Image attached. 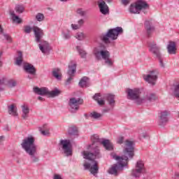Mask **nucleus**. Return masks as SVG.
I'll return each instance as SVG.
<instances>
[{"instance_id":"51","label":"nucleus","mask_w":179,"mask_h":179,"mask_svg":"<svg viewBox=\"0 0 179 179\" xmlns=\"http://www.w3.org/2000/svg\"><path fill=\"white\" fill-rule=\"evenodd\" d=\"M158 59H159V61L160 67L161 68H164V63H163V59H162V55Z\"/></svg>"},{"instance_id":"5","label":"nucleus","mask_w":179,"mask_h":179,"mask_svg":"<svg viewBox=\"0 0 179 179\" xmlns=\"http://www.w3.org/2000/svg\"><path fill=\"white\" fill-rule=\"evenodd\" d=\"M94 55L97 61H101V59H104L106 65L113 66V61L110 59V52L108 50L95 48L94 50Z\"/></svg>"},{"instance_id":"4","label":"nucleus","mask_w":179,"mask_h":179,"mask_svg":"<svg viewBox=\"0 0 179 179\" xmlns=\"http://www.w3.org/2000/svg\"><path fill=\"white\" fill-rule=\"evenodd\" d=\"M124 30L122 29V27H117L114 29H109L106 34H103L101 36V39L105 44H110L111 43L110 41V40H117L118 38V36L120 34H122Z\"/></svg>"},{"instance_id":"34","label":"nucleus","mask_w":179,"mask_h":179,"mask_svg":"<svg viewBox=\"0 0 179 179\" xmlns=\"http://www.w3.org/2000/svg\"><path fill=\"white\" fill-rule=\"evenodd\" d=\"M59 72H61V69H53L52 74L54 78L56 79H61V76H59Z\"/></svg>"},{"instance_id":"35","label":"nucleus","mask_w":179,"mask_h":179,"mask_svg":"<svg viewBox=\"0 0 179 179\" xmlns=\"http://www.w3.org/2000/svg\"><path fill=\"white\" fill-rule=\"evenodd\" d=\"M173 87V96L179 100V84L175 85Z\"/></svg>"},{"instance_id":"52","label":"nucleus","mask_w":179,"mask_h":179,"mask_svg":"<svg viewBox=\"0 0 179 179\" xmlns=\"http://www.w3.org/2000/svg\"><path fill=\"white\" fill-rule=\"evenodd\" d=\"M92 141H93L94 143H96V142H99V136H92Z\"/></svg>"},{"instance_id":"23","label":"nucleus","mask_w":179,"mask_h":179,"mask_svg":"<svg viewBox=\"0 0 179 179\" xmlns=\"http://www.w3.org/2000/svg\"><path fill=\"white\" fill-rule=\"evenodd\" d=\"M8 114L10 115H13V117H17L18 113H17V108L15 104H11L8 106Z\"/></svg>"},{"instance_id":"7","label":"nucleus","mask_w":179,"mask_h":179,"mask_svg":"<svg viewBox=\"0 0 179 179\" xmlns=\"http://www.w3.org/2000/svg\"><path fill=\"white\" fill-rule=\"evenodd\" d=\"M83 104V99L82 98L72 97L69 101V110L71 113L75 114L79 111V106Z\"/></svg>"},{"instance_id":"17","label":"nucleus","mask_w":179,"mask_h":179,"mask_svg":"<svg viewBox=\"0 0 179 179\" xmlns=\"http://www.w3.org/2000/svg\"><path fill=\"white\" fill-rule=\"evenodd\" d=\"M145 29L146 31L147 37H150L155 31V27L152 24L150 21H145L144 23Z\"/></svg>"},{"instance_id":"59","label":"nucleus","mask_w":179,"mask_h":179,"mask_svg":"<svg viewBox=\"0 0 179 179\" xmlns=\"http://www.w3.org/2000/svg\"><path fill=\"white\" fill-rule=\"evenodd\" d=\"M143 138H145L147 136V135L146 134H143Z\"/></svg>"},{"instance_id":"15","label":"nucleus","mask_w":179,"mask_h":179,"mask_svg":"<svg viewBox=\"0 0 179 179\" xmlns=\"http://www.w3.org/2000/svg\"><path fill=\"white\" fill-rule=\"evenodd\" d=\"M60 145H62V149L66 156L72 155V150H71V140H62L60 141Z\"/></svg>"},{"instance_id":"16","label":"nucleus","mask_w":179,"mask_h":179,"mask_svg":"<svg viewBox=\"0 0 179 179\" xmlns=\"http://www.w3.org/2000/svg\"><path fill=\"white\" fill-rule=\"evenodd\" d=\"M39 50H41L43 54H50V51H51V48L50 47V43L45 41H41L38 43Z\"/></svg>"},{"instance_id":"60","label":"nucleus","mask_w":179,"mask_h":179,"mask_svg":"<svg viewBox=\"0 0 179 179\" xmlns=\"http://www.w3.org/2000/svg\"><path fill=\"white\" fill-rule=\"evenodd\" d=\"M16 156V154H13V157H15Z\"/></svg>"},{"instance_id":"39","label":"nucleus","mask_w":179,"mask_h":179,"mask_svg":"<svg viewBox=\"0 0 179 179\" xmlns=\"http://www.w3.org/2000/svg\"><path fill=\"white\" fill-rule=\"evenodd\" d=\"M45 17H44V14L41 13H38L36 15V19L38 22H43Z\"/></svg>"},{"instance_id":"1","label":"nucleus","mask_w":179,"mask_h":179,"mask_svg":"<svg viewBox=\"0 0 179 179\" xmlns=\"http://www.w3.org/2000/svg\"><path fill=\"white\" fill-rule=\"evenodd\" d=\"M134 156H135L134 141L126 140L123 149V155L122 157L117 156L115 154H111L113 159L116 160L117 163L113 164L108 170V173L117 177L120 174V171H122L124 167L128 166L129 160L134 159Z\"/></svg>"},{"instance_id":"21","label":"nucleus","mask_w":179,"mask_h":179,"mask_svg":"<svg viewBox=\"0 0 179 179\" xmlns=\"http://www.w3.org/2000/svg\"><path fill=\"white\" fill-rule=\"evenodd\" d=\"M99 8L102 15H107V13L109 12L108 6L106 5V1H102L99 3Z\"/></svg>"},{"instance_id":"42","label":"nucleus","mask_w":179,"mask_h":179,"mask_svg":"<svg viewBox=\"0 0 179 179\" xmlns=\"http://www.w3.org/2000/svg\"><path fill=\"white\" fill-rule=\"evenodd\" d=\"M76 12L80 16H85V15H86V13L83 11V9L82 8L77 9Z\"/></svg>"},{"instance_id":"9","label":"nucleus","mask_w":179,"mask_h":179,"mask_svg":"<svg viewBox=\"0 0 179 179\" xmlns=\"http://www.w3.org/2000/svg\"><path fill=\"white\" fill-rule=\"evenodd\" d=\"M143 173H145V164H143V161H138L136 164L135 169L131 170V175L134 178H139Z\"/></svg>"},{"instance_id":"25","label":"nucleus","mask_w":179,"mask_h":179,"mask_svg":"<svg viewBox=\"0 0 179 179\" xmlns=\"http://www.w3.org/2000/svg\"><path fill=\"white\" fill-rule=\"evenodd\" d=\"M21 108L22 110V117L23 120H27V118L29 117V113H30V108H29V107L25 105H22Z\"/></svg>"},{"instance_id":"43","label":"nucleus","mask_w":179,"mask_h":179,"mask_svg":"<svg viewBox=\"0 0 179 179\" xmlns=\"http://www.w3.org/2000/svg\"><path fill=\"white\" fill-rule=\"evenodd\" d=\"M3 37L7 41H8V43H12V38L10 37V36H9V34H3Z\"/></svg>"},{"instance_id":"26","label":"nucleus","mask_w":179,"mask_h":179,"mask_svg":"<svg viewBox=\"0 0 179 179\" xmlns=\"http://www.w3.org/2000/svg\"><path fill=\"white\" fill-rule=\"evenodd\" d=\"M62 92L61 90H58V88H55L53 90L50 91L48 90V97H57L61 94Z\"/></svg>"},{"instance_id":"10","label":"nucleus","mask_w":179,"mask_h":179,"mask_svg":"<svg viewBox=\"0 0 179 179\" xmlns=\"http://www.w3.org/2000/svg\"><path fill=\"white\" fill-rule=\"evenodd\" d=\"M158 76L159 71L157 70H152L150 71L148 74L143 76V79L145 82H148V83L155 86V85H156V80H157Z\"/></svg>"},{"instance_id":"31","label":"nucleus","mask_w":179,"mask_h":179,"mask_svg":"<svg viewBox=\"0 0 179 179\" xmlns=\"http://www.w3.org/2000/svg\"><path fill=\"white\" fill-rule=\"evenodd\" d=\"M87 80H89V78L83 77L78 83L79 86L80 87H86L87 86Z\"/></svg>"},{"instance_id":"56","label":"nucleus","mask_w":179,"mask_h":179,"mask_svg":"<svg viewBox=\"0 0 179 179\" xmlns=\"http://www.w3.org/2000/svg\"><path fill=\"white\" fill-rule=\"evenodd\" d=\"M38 100H39L40 101H44V98H43L41 96H38Z\"/></svg>"},{"instance_id":"32","label":"nucleus","mask_w":179,"mask_h":179,"mask_svg":"<svg viewBox=\"0 0 179 179\" xmlns=\"http://www.w3.org/2000/svg\"><path fill=\"white\" fill-rule=\"evenodd\" d=\"M62 36L64 40H69L71 37H72V35H71V31L69 30L63 31Z\"/></svg>"},{"instance_id":"49","label":"nucleus","mask_w":179,"mask_h":179,"mask_svg":"<svg viewBox=\"0 0 179 179\" xmlns=\"http://www.w3.org/2000/svg\"><path fill=\"white\" fill-rule=\"evenodd\" d=\"M97 103L99 106H104L106 104V101L101 99V98L97 101Z\"/></svg>"},{"instance_id":"48","label":"nucleus","mask_w":179,"mask_h":179,"mask_svg":"<svg viewBox=\"0 0 179 179\" xmlns=\"http://www.w3.org/2000/svg\"><path fill=\"white\" fill-rule=\"evenodd\" d=\"M6 82V78H2L0 80V90H2V88H1V86H3Z\"/></svg>"},{"instance_id":"18","label":"nucleus","mask_w":179,"mask_h":179,"mask_svg":"<svg viewBox=\"0 0 179 179\" xmlns=\"http://www.w3.org/2000/svg\"><path fill=\"white\" fill-rule=\"evenodd\" d=\"M169 114H170V113H169V111H167V110H164L161 113V115L159 117V125H160L161 127H163V125H164L165 124H167V122L169 121Z\"/></svg>"},{"instance_id":"37","label":"nucleus","mask_w":179,"mask_h":179,"mask_svg":"<svg viewBox=\"0 0 179 179\" xmlns=\"http://www.w3.org/2000/svg\"><path fill=\"white\" fill-rule=\"evenodd\" d=\"M69 135H76L78 134V128L76 127H71L68 130Z\"/></svg>"},{"instance_id":"14","label":"nucleus","mask_w":179,"mask_h":179,"mask_svg":"<svg viewBox=\"0 0 179 179\" xmlns=\"http://www.w3.org/2000/svg\"><path fill=\"white\" fill-rule=\"evenodd\" d=\"M33 31L36 43H41L43 37H44V31L38 27H33Z\"/></svg>"},{"instance_id":"36","label":"nucleus","mask_w":179,"mask_h":179,"mask_svg":"<svg viewBox=\"0 0 179 179\" xmlns=\"http://www.w3.org/2000/svg\"><path fill=\"white\" fill-rule=\"evenodd\" d=\"M90 117L91 118H94V120H99V118H101V117H103V115L97 112H92L90 114Z\"/></svg>"},{"instance_id":"46","label":"nucleus","mask_w":179,"mask_h":179,"mask_svg":"<svg viewBox=\"0 0 179 179\" xmlns=\"http://www.w3.org/2000/svg\"><path fill=\"white\" fill-rule=\"evenodd\" d=\"M79 27L80 29H81L83 26V24H85V20L83 19H80L78 21V24H77Z\"/></svg>"},{"instance_id":"8","label":"nucleus","mask_w":179,"mask_h":179,"mask_svg":"<svg viewBox=\"0 0 179 179\" xmlns=\"http://www.w3.org/2000/svg\"><path fill=\"white\" fill-rule=\"evenodd\" d=\"M142 9H149V4L146 1H139L136 4H131L129 7L130 13H140Z\"/></svg>"},{"instance_id":"58","label":"nucleus","mask_w":179,"mask_h":179,"mask_svg":"<svg viewBox=\"0 0 179 179\" xmlns=\"http://www.w3.org/2000/svg\"><path fill=\"white\" fill-rule=\"evenodd\" d=\"M108 2V3H111V0H105Z\"/></svg>"},{"instance_id":"22","label":"nucleus","mask_w":179,"mask_h":179,"mask_svg":"<svg viewBox=\"0 0 179 179\" xmlns=\"http://www.w3.org/2000/svg\"><path fill=\"white\" fill-rule=\"evenodd\" d=\"M167 50L169 54H176V51H177V48H176V42L170 41L167 45Z\"/></svg>"},{"instance_id":"57","label":"nucleus","mask_w":179,"mask_h":179,"mask_svg":"<svg viewBox=\"0 0 179 179\" xmlns=\"http://www.w3.org/2000/svg\"><path fill=\"white\" fill-rule=\"evenodd\" d=\"M3 138H5L3 136H0V141H2V139H3Z\"/></svg>"},{"instance_id":"12","label":"nucleus","mask_w":179,"mask_h":179,"mask_svg":"<svg viewBox=\"0 0 179 179\" xmlns=\"http://www.w3.org/2000/svg\"><path fill=\"white\" fill-rule=\"evenodd\" d=\"M75 72H76V64L71 62V63L69 64V69L67 71V75H69V78H67L66 85H71V83L72 80H73Z\"/></svg>"},{"instance_id":"6","label":"nucleus","mask_w":179,"mask_h":179,"mask_svg":"<svg viewBox=\"0 0 179 179\" xmlns=\"http://www.w3.org/2000/svg\"><path fill=\"white\" fill-rule=\"evenodd\" d=\"M127 94V99L129 100H134L136 104H142V91L139 88L127 89L126 91Z\"/></svg>"},{"instance_id":"45","label":"nucleus","mask_w":179,"mask_h":179,"mask_svg":"<svg viewBox=\"0 0 179 179\" xmlns=\"http://www.w3.org/2000/svg\"><path fill=\"white\" fill-rule=\"evenodd\" d=\"M124 136H120L117 139V143H118L119 145H122V143H124Z\"/></svg>"},{"instance_id":"28","label":"nucleus","mask_w":179,"mask_h":179,"mask_svg":"<svg viewBox=\"0 0 179 179\" xmlns=\"http://www.w3.org/2000/svg\"><path fill=\"white\" fill-rule=\"evenodd\" d=\"M10 15L13 20L14 22H15V23H18V24L22 23V19H20V17H19V16H17V15H16V14H15V11L10 10Z\"/></svg>"},{"instance_id":"47","label":"nucleus","mask_w":179,"mask_h":179,"mask_svg":"<svg viewBox=\"0 0 179 179\" xmlns=\"http://www.w3.org/2000/svg\"><path fill=\"white\" fill-rule=\"evenodd\" d=\"M71 27L73 30H79L80 29L78 24H71Z\"/></svg>"},{"instance_id":"3","label":"nucleus","mask_w":179,"mask_h":179,"mask_svg":"<svg viewBox=\"0 0 179 179\" xmlns=\"http://www.w3.org/2000/svg\"><path fill=\"white\" fill-rule=\"evenodd\" d=\"M36 139L34 137L30 136L22 140L21 146L26 153L30 156L31 162L32 163H38L40 162V157L36 155H37V145L34 142Z\"/></svg>"},{"instance_id":"2","label":"nucleus","mask_w":179,"mask_h":179,"mask_svg":"<svg viewBox=\"0 0 179 179\" xmlns=\"http://www.w3.org/2000/svg\"><path fill=\"white\" fill-rule=\"evenodd\" d=\"M89 151H83L82 155L87 161H85L83 164L84 170H89L90 173L93 176H96L99 173V166L96 159H101L100 149L95 146L94 143L88 147Z\"/></svg>"},{"instance_id":"44","label":"nucleus","mask_w":179,"mask_h":179,"mask_svg":"<svg viewBox=\"0 0 179 179\" xmlns=\"http://www.w3.org/2000/svg\"><path fill=\"white\" fill-rule=\"evenodd\" d=\"M93 99L94 100H95L96 101H97L98 100H100L101 99V94L97 93V94H95L94 96H93Z\"/></svg>"},{"instance_id":"50","label":"nucleus","mask_w":179,"mask_h":179,"mask_svg":"<svg viewBox=\"0 0 179 179\" xmlns=\"http://www.w3.org/2000/svg\"><path fill=\"white\" fill-rule=\"evenodd\" d=\"M39 131L41 132L42 135H48V134H50V132L48 131V130H41V127L39 128Z\"/></svg>"},{"instance_id":"33","label":"nucleus","mask_w":179,"mask_h":179,"mask_svg":"<svg viewBox=\"0 0 179 179\" xmlns=\"http://www.w3.org/2000/svg\"><path fill=\"white\" fill-rule=\"evenodd\" d=\"M75 38L79 41H83L86 38V35L83 32H78L76 34Z\"/></svg>"},{"instance_id":"11","label":"nucleus","mask_w":179,"mask_h":179,"mask_svg":"<svg viewBox=\"0 0 179 179\" xmlns=\"http://www.w3.org/2000/svg\"><path fill=\"white\" fill-rule=\"evenodd\" d=\"M23 70L26 73H29V75L27 76V78L29 80L34 79L36 76L37 75V70L36 67L31 64L26 63L23 66Z\"/></svg>"},{"instance_id":"13","label":"nucleus","mask_w":179,"mask_h":179,"mask_svg":"<svg viewBox=\"0 0 179 179\" xmlns=\"http://www.w3.org/2000/svg\"><path fill=\"white\" fill-rule=\"evenodd\" d=\"M149 51L156 57V58H160L162 53L160 52V47L157 45L156 42L152 41L148 43Z\"/></svg>"},{"instance_id":"40","label":"nucleus","mask_w":179,"mask_h":179,"mask_svg":"<svg viewBox=\"0 0 179 179\" xmlns=\"http://www.w3.org/2000/svg\"><path fill=\"white\" fill-rule=\"evenodd\" d=\"M31 31H33V27H31L29 25H27V26L24 27V32L26 34H30V33H31Z\"/></svg>"},{"instance_id":"55","label":"nucleus","mask_w":179,"mask_h":179,"mask_svg":"<svg viewBox=\"0 0 179 179\" xmlns=\"http://www.w3.org/2000/svg\"><path fill=\"white\" fill-rule=\"evenodd\" d=\"M1 57H2V52H0V66H2V61H1Z\"/></svg>"},{"instance_id":"38","label":"nucleus","mask_w":179,"mask_h":179,"mask_svg":"<svg viewBox=\"0 0 179 179\" xmlns=\"http://www.w3.org/2000/svg\"><path fill=\"white\" fill-rule=\"evenodd\" d=\"M15 9L17 13H23L24 12V7L22 5H17Z\"/></svg>"},{"instance_id":"29","label":"nucleus","mask_w":179,"mask_h":179,"mask_svg":"<svg viewBox=\"0 0 179 179\" xmlns=\"http://www.w3.org/2000/svg\"><path fill=\"white\" fill-rule=\"evenodd\" d=\"M76 49L81 58H83V59L87 58V52H86V50L82 49L80 46H77Z\"/></svg>"},{"instance_id":"30","label":"nucleus","mask_w":179,"mask_h":179,"mask_svg":"<svg viewBox=\"0 0 179 179\" xmlns=\"http://www.w3.org/2000/svg\"><path fill=\"white\" fill-rule=\"evenodd\" d=\"M105 99L108 102L109 106H113V104H114V103H115V101L114 100L115 96H114V95H113L111 94H106L105 96Z\"/></svg>"},{"instance_id":"24","label":"nucleus","mask_w":179,"mask_h":179,"mask_svg":"<svg viewBox=\"0 0 179 179\" xmlns=\"http://www.w3.org/2000/svg\"><path fill=\"white\" fill-rule=\"evenodd\" d=\"M102 145H103V148L106 149V150H113L114 149V145L113 143L110 141V140H103L101 142Z\"/></svg>"},{"instance_id":"41","label":"nucleus","mask_w":179,"mask_h":179,"mask_svg":"<svg viewBox=\"0 0 179 179\" xmlns=\"http://www.w3.org/2000/svg\"><path fill=\"white\" fill-rule=\"evenodd\" d=\"M17 83L15 80H10L8 81V86L10 88L16 87Z\"/></svg>"},{"instance_id":"27","label":"nucleus","mask_w":179,"mask_h":179,"mask_svg":"<svg viewBox=\"0 0 179 179\" xmlns=\"http://www.w3.org/2000/svg\"><path fill=\"white\" fill-rule=\"evenodd\" d=\"M15 64L17 66H20L23 63V53L21 51L18 52L17 56L15 59Z\"/></svg>"},{"instance_id":"19","label":"nucleus","mask_w":179,"mask_h":179,"mask_svg":"<svg viewBox=\"0 0 179 179\" xmlns=\"http://www.w3.org/2000/svg\"><path fill=\"white\" fill-rule=\"evenodd\" d=\"M34 92L36 94H38L39 96H48V88L47 87H35L33 88Z\"/></svg>"},{"instance_id":"20","label":"nucleus","mask_w":179,"mask_h":179,"mask_svg":"<svg viewBox=\"0 0 179 179\" xmlns=\"http://www.w3.org/2000/svg\"><path fill=\"white\" fill-rule=\"evenodd\" d=\"M157 100V96L155 94H146L142 99V103L145 101H156Z\"/></svg>"},{"instance_id":"53","label":"nucleus","mask_w":179,"mask_h":179,"mask_svg":"<svg viewBox=\"0 0 179 179\" xmlns=\"http://www.w3.org/2000/svg\"><path fill=\"white\" fill-rule=\"evenodd\" d=\"M130 1L129 0H122V5H124L127 6L129 3Z\"/></svg>"},{"instance_id":"61","label":"nucleus","mask_w":179,"mask_h":179,"mask_svg":"<svg viewBox=\"0 0 179 179\" xmlns=\"http://www.w3.org/2000/svg\"><path fill=\"white\" fill-rule=\"evenodd\" d=\"M85 117H87V114H85Z\"/></svg>"},{"instance_id":"54","label":"nucleus","mask_w":179,"mask_h":179,"mask_svg":"<svg viewBox=\"0 0 179 179\" xmlns=\"http://www.w3.org/2000/svg\"><path fill=\"white\" fill-rule=\"evenodd\" d=\"M54 179H62L60 175H55L54 176Z\"/></svg>"}]
</instances>
